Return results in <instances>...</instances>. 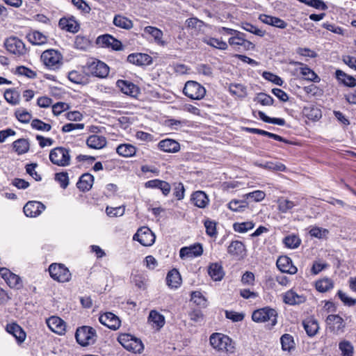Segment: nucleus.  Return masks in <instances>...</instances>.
<instances>
[{"instance_id":"49530a36","label":"nucleus","mask_w":356,"mask_h":356,"mask_svg":"<svg viewBox=\"0 0 356 356\" xmlns=\"http://www.w3.org/2000/svg\"><path fill=\"white\" fill-rule=\"evenodd\" d=\"M191 300L197 306L206 307L207 300L199 291H193L191 294Z\"/></svg>"},{"instance_id":"ddd939ff","label":"nucleus","mask_w":356,"mask_h":356,"mask_svg":"<svg viewBox=\"0 0 356 356\" xmlns=\"http://www.w3.org/2000/svg\"><path fill=\"white\" fill-rule=\"evenodd\" d=\"M0 274L10 288L20 289L23 287V282L21 277L13 273L8 269L6 268H1Z\"/></svg>"},{"instance_id":"338daca9","label":"nucleus","mask_w":356,"mask_h":356,"mask_svg":"<svg viewBox=\"0 0 356 356\" xmlns=\"http://www.w3.org/2000/svg\"><path fill=\"white\" fill-rule=\"evenodd\" d=\"M244 39V33H236V35H234L229 38L228 42L229 45L234 47V48H239L241 47Z\"/></svg>"},{"instance_id":"a18cd8bd","label":"nucleus","mask_w":356,"mask_h":356,"mask_svg":"<svg viewBox=\"0 0 356 356\" xmlns=\"http://www.w3.org/2000/svg\"><path fill=\"white\" fill-rule=\"evenodd\" d=\"M282 348L284 351H290L295 348L293 337L289 334H284L280 338Z\"/></svg>"},{"instance_id":"864d4df0","label":"nucleus","mask_w":356,"mask_h":356,"mask_svg":"<svg viewBox=\"0 0 356 356\" xmlns=\"http://www.w3.org/2000/svg\"><path fill=\"white\" fill-rule=\"evenodd\" d=\"M229 92L238 97H245L247 95L246 88L240 83L231 84Z\"/></svg>"},{"instance_id":"ea45409f","label":"nucleus","mask_w":356,"mask_h":356,"mask_svg":"<svg viewBox=\"0 0 356 356\" xmlns=\"http://www.w3.org/2000/svg\"><path fill=\"white\" fill-rule=\"evenodd\" d=\"M202 41L204 43L220 50H225L228 47L227 44L221 39L205 37L202 39Z\"/></svg>"},{"instance_id":"6e6d98bb","label":"nucleus","mask_w":356,"mask_h":356,"mask_svg":"<svg viewBox=\"0 0 356 356\" xmlns=\"http://www.w3.org/2000/svg\"><path fill=\"white\" fill-rule=\"evenodd\" d=\"M257 165L268 170L284 172L286 170V167L281 163H273V162H266L265 163H256Z\"/></svg>"},{"instance_id":"f8f14e48","label":"nucleus","mask_w":356,"mask_h":356,"mask_svg":"<svg viewBox=\"0 0 356 356\" xmlns=\"http://www.w3.org/2000/svg\"><path fill=\"white\" fill-rule=\"evenodd\" d=\"M325 323L329 330L336 334H341L344 332L346 322L338 314H329L325 319Z\"/></svg>"},{"instance_id":"2eb2a0df","label":"nucleus","mask_w":356,"mask_h":356,"mask_svg":"<svg viewBox=\"0 0 356 356\" xmlns=\"http://www.w3.org/2000/svg\"><path fill=\"white\" fill-rule=\"evenodd\" d=\"M203 253V248L200 243H195L190 246L183 247L179 250V257L182 259L200 257Z\"/></svg>"},{"instance_id":"0eeeda50","label":"nucleus","mask_w":356,"mask_h":356,"mask_svg":"<svg viewBox=\"0 0 356 356\" xmlns=\"http://www.w3.org/2000/svg\"><path fill=\"white\" fill-rule=\"evenodd\" d=\"M184 94L191 99L200 100L206 95V89L195 81H188L183 89Z\"/></svg>"},{"instance_id":"5701e85b","label":"nucleus","mask_w":356,"mask_h":356,"mask_svg":"<svg viewBox=\"0 0 356 356\" xmlns=\"http://www.w3.org/2000/svg\"><path fill=\"white\" fill-rule=\"evenodd\" d=\"M47 324L51 330L58 334H63L65 331V323L59 317L49 318L47 320Z\"/></svg>"},{"instance_id":"c756f323","label":"nucleus","mask_w":356,"mask_h":356,"mask_svg":"<svg viewBox=\"0 0 356 356\" xmlns=\"http://www.w3.org/2000/svg\"><path fill=\"white\" fill-rule=\"evenodd\" d=\"M28 40L34 45H42L47 42V36L38 31H31L26 35Z\"/></svg>"},{"instance_id":"9d476101","label":"nucleus","mask_w":356,"mask_h":356,"mask_svg":"<svg viewBox=\"0 0 356 356\" xmlns=\"http://www.w3.org/2000/svg\"><path fill=\"white\" fill-rule=\"evenodd\" d=\"M118 341L124 348L134 353H140L143 350V345L141 341L130 334H121L118 337Z\"/></svg>"},{"instance_id":"c03bdc74","label":"nucleus","mask_w":356,"mask_h":356,"mask_svg":"<svg viewBox=\"0 0 356 356\" xmlns=\"http://www.w3.org/2000/svg\"><path fill=\"white\" fill-rule=\"evenodd\" d=\"M13 148L15 151L18 154H22L29 151V143L26 139L20 138L13 143Z\"/></svg>"},{"instance_id":"6e6552de","label":"nucleus","mask_w":356,"mask_h":356,"mask_svg":"<svg viewBox=\"0 0 356 356\" xmlns=\"http://www.w3.org/2000/svg\"><path fill=\"white\" fill-rule=\"evenodd\" d=\"M62 59L61 54L54 49L46 50L41 55V60L44 65L52 70L60 67L62 64Z\"/></svg>"},{"instance_id":"393cba45","label":"nucleus","mask_w":356,"mask_h":356,"mask_svg":"<svg viewBox=\"0 0 356 356\" xmlns=\"http://www.w3.org/2000/svg\"><path fill=\"white\" fill-rule=\"evenodd\" d=\"M6 331L16 339L18 343H22L26 339L25 332L17 323L8 324L6 325Z\"/></svg>"},{"instance_id":"e433bc0d","label":"nucleus","mask_w":356,"mask_h":356,"mask_svg":"<svg viewBox=\"0 0 356 356\" xmlns=\"http://www.w3.org/2000/svg\"><path fill=\"white\" fill-rule=\"evenodd\" d=\"M148 322L151 323L153 327L160 329L165 324V318L157 311L152 310L148 316Z\"/></svg>"},{"instance_id":"f257e3e1","label":"nucleus","mask_w":356,"mask_h":356,"mask_svg":"<svg viewBox=\"0 0 356 356\" xmlns=\"http://www.w3.org/2000/svg\"><path fill=\"white\" fill-rule=\"evenodd\" d=\"M50 161L58 166L66 167L70 165V150L63 147H57L52 149L49 153Z\"/></svg>"},{"instance_id":"6ab92c4d","label":"nucleus","mask_w":356,"mask_h":356,"mask_svg":"<svg viewBox=\"0 0 356 356\" xmlns=\"http://www.w3.org/2000/svg\"><path fill=\"white\" fill-rule=\"evenodd\" d=\"M277 267L282 273H289L291 275L297 273V268L293 265L292 260L287 256H280L276 262Z\"/></svg>"},{"instance_id":"412c9836","label":"nucleus","mask_w":356,"mask_h":356,"mask_svg":"<svg viewBox=\"0 0 356 356\" xmlns=\"http://www.w3.org/2000/svg\"><path fill=\"white\" fill-rule=\"evenodd\" d=\"M291 65H300V72L303 78L306 80L313 81L314 83H318L321 81L320 77L309 67L304 65L302 63L292 61L290 62Z\"/></svg>"},{"instance_id":"f704fd0d","label":"nucleus","mask_w":356,"mask_h":356,"mask_svg":"<svg viewBox=\"0 0 356 356\" xmlns=\"http://www.w3.org/2000/svg\"><path fill=\"white\" fill-rule=\"evenodd\" d=\"M304 329L309 337L316 334L319 329L318 321L314 318H308L302 322Z\"/></svg>"},{"instance_id":"58836bf2","label":"nucleus","mask_w":356,"mask_h":356,"mask_svg":"<svg viewBox=\"0 0 356 356\" xmlns=\"http://www.w3.org/2000/svg\"><path fill=\"white\" fill-rule=\"evenodd\" d=\"M117 153L123 157H131L135 155L136 148L131 144H121L116 149Z\"/></svg>"},{"instance_id":"dca6fc26","label":"nucleus","mask_w":356,"mask_h":356,"mask_svg":"<svg viewBox=\"0 0 356 356\" xmlns=\"http://www.w3.org/2000/svg\"><path fill=\"white\" fill-rule=\"evenodd\" d=\"M99 321L102 325L113 330H118L121 325V321L118 316L112 312H106L101 314Z\"/></svg>"},{"instance_id":"473e14b6","label":"nucleus","mask_w":356,"mask_h":356,"mask_svg":"<svg viewBox=\"0 0 356 356\" xmlns=\"http://www.w3.org/2000/svg\"><path fill=\"white\" fill-rule=\"evenodd\" d=\"M166 283L170 288H178L181 283V278L177 269L170 270L166 276Z\"/></svg>"},{"instance_id":"de8ad7c7","label":"nucleus","mask_w":356,"mask_h":356,"mask_svg":"<svg viewBox=\"0 0 356 356\" xmlns=\"http://www.w3.org/2000/svg\"><path fill=\"white\" fill-rule=\"evenodd\" d=\"M5 99L13 105H16L19 102V94L15 89H7L4 92Z\"/></svg>"},{"instance_id":"4468645a","label":"nucleus","mask_w":356,"mask_h":356,"mask_svg":"<svg viewBox=\"0 0 356 356\" xmlns=\"http://www.w3.org/2000/svg\"><path fill=\"white\" fill-rule=\"evenodd\" d=\"M97 44L102 47L111 48L113 50L119 51L122 49V42L111 35L105 34L97 38Z\"/></svg>"},{"instance_id":"9b49d317","label":"nucleus","mask_w":356,"mask_h":356,"mask_svg":"<svg viewBox=\"0 0 356 356\" xmlns=\"http://www.w3.org/2000/svg\"><path fill=\"white\" fill-rule=\"evenodd\" d=\"M155 235L147 227L139 228L134 235L133 239L138 241L143 246H151L155 242Z\"/></svg>"},{"instance_id":"7ed1b4c3","label":"nucleus","mask_w":356,"mask_h":356,"mask_svg":"<svg viewBox=\"0 0 356 356\" xmlns=\"http://www.w3.org/2000/svg\"><path fill=\"white\" fill-rule=\"evenodd\" d=\"M85 69H86L88 75L91 74L99 78H106L109 73V67L106 63L93 58L87 61Z\"/></svg>"},{"instance_id":"3c124183","label":"nucleus","mask_w":356,"mask_h":356,"mask_svg":"<svg viewBox=\"0 0 356 356\" xmlns=\"http://www.w3.org/2000/svg\"><path fill=\"white\" fill-rule=\"evenodd\" d=\"M248 207V202L246 200H233L228 204V208L236 212L243 211Z\"/></svg>"},{"instance_id":"09e8293b","label":"nucleus","mask_w":356,"mask_h":356,"mask_svg":"<svg viewBox=\"0 0 356 356\" xmlns=\"http://www.w3.org/2000/svg\"><path fill=\"white\" fill-rule=\"evenodd\" d=\"M90 46V40L83 35H78L74 40V47L77 49L86 50Z\"/></svg>"},{"instance_id":"4be33fe9","label":"nucleus","mask_w":356,"mask_h":356,"mask_svg":"<svg viewBox=\"0 0 356 356\" xmlns=\"http://www.w3.org/2000/svg\"><path fill=\"white\" fill-rule=\"evenodd\" d=\"M60 28L70 33H76L79 30V24L74 17H62L58 22Z\"/></svg>"},{"instance_id":"052dcab7","label":"nucleus","mask_w":356,"mask_h":356,"mask_svg":"<svg viewBox=\"0 0 356 356\" xmlns=\"http://www.w3.org/2000/svg\"><path fill=\"white\" fill-rule=\"evenodd\" d=\"M259 116L261 120L267 123H271L283 126L285 124V120L283 118H270L267 116L263 111L258 112Z\"/></svg>"},{"instance_id":"7c9ffc66","label":"nucleus","mask_w":356,"mask_h":356,"mask_svg":"<svg viewBox=\"0 0 356 356\" xmlns=\"http://www.w3.org/2000/svg\"><path fill=\"white\" fill-rule=\"evenodd\" d=\"M336 79L338 81L348 87H355L356 86V79L353 76L347 74L341 70H337L335 72Z\"/></svg>"},{"instance_id":"a878e982","label":"nucleus","mask_w":356,"mask_h":356,"mask_svg":"<svg viewBox=\"0 0 356 356\" xmlns=\"http://www.w3.org/2000/svg\"><path fill=\"white\" fill-rule=\"evenodd\" d=\"M86 144L91 149H100L106 146V139L103 136L92 134L87 138Z\"/></svg>"},{"instance_id":"79ce46f5","label":"nucleus","mask_w":356,"mask_h":356,"mask_svg":"<svg viewBox=\"0 0 356 356\" xmlns=\"http://www.w3.org/2000/svg\"><path fill=\"white\" fill-rule=\"evenodd\" d=\"M315 286L317 291L325 293L334 287V282L331 279L325 277L316 281Z\"/></svg>"},{"instance_id":"a19ab883","label":"nucleus","mask_w":356,"mask_h":356,"mask_svg":"<svg viewBox=\"0 0 356 356\" xmlns=\"http://www.w3.org/2000/svg\"><path fill=\"white\" fill-rule=\"evenodd\" d=\"M245 249L244 244L239 241H232L228 246V252L234 256H241L244 253Z\"/></svg>"},{"instance_id":"5fc2aeb1","label":"nucleus","mask_w":356,"mask_h":356,"mask_svg":"<svg viewBox=\"0 0 356 356\" xmlns=\"http://www.w3.org/2000/svg\"><path fill=\"white\" fill-rule=\"evenodd\" d=\"M254 226V224L252 221L235 222L233 225V229L236 232L245 233L248 231L252 229Z\"/></svg>"},{"instance_id":"0e129e2a","label":"nucleus","mask_w":356,"mask_h":356,"mask_svg":"<svg viewBox=\"0 0 356 356\" xmlns=\"http://www.w3.org/2000/svg\"><path fill=\"white\" fill-rule=\"evenodd\" d=\"M31 127L33 129L39 131H50L51 126L49 124L45 123L40 120L34 119L32 120Z\"/></svg>"},{"instance_id":"c9c22d12","label":"nucleus","mask_w":356,"mask_h":356,"mask_svg":"<svg viewBox=\"0 0 356 356\" xmlns=\"http://www.w3.org/2000/svg\"><path fill=\"white\" fill-rule=\"evenodd\" d=\"M191 201L195 206L199 208H204L209 203V198L205 193L196 191L193 193Z\"/></svg>"},{"instance_id":"aec40b11","label":"nucleus","mask_w":356,"mask_h":356,"mask_svg":"<svg viewBox=\"0 0 356 356\" xmlns=\"http://www.w3.org/2000/svg\"><path fill=\"white\" fill-rule=\"evenodd\" d=\"M68 79L70 81L81 85H86L89 83V75L85 69V65L82 67L81 71L73 70L68 74Z\"/></svg>"},{"instance_id":"72a5a7b5","label":"nucleus","mask_w":356,"mask_h":356,"mask_svg":"<svg viewBox=\"0 0 356 356\" xmlns=\"http://www.w3.org/2000/svg\"><path fill=\"white\" fill-rule=\"evenodd\" d=\"M93 181V176L89 173H85L81 176L76 186L80 191H88L92 188Z\"/></svg>"},{"instance_id":"774afa93","label":"nucleus","mask_w":356,"mask_h":356,"mask_svg":"<svg viewBox=\"0 0 356 356\" xmlns=\"http://www.w3.org/2000/svg\"><path fill=\"white\" fill-rule=\"evenodd\" d=\"M72 4L81 13L88 14L90 11V7L84 0H72Z\"/></svg>"},{"instance_id":"39448f33","label":"nucleus","mask_w":356,"mask_h":356,"mask_svg":"<svg viewBox=\"0 0 356 356\" xmlns=\"http://www.w3.org/2000/svg\"><path fill=\"white\" fill-rule=\"evenodd\" d=\"M277 312L270 307H264L255 310L252 315V319L257 323L269 321L271 326L277 323Z\"/></svg>"},{"instance_id":"69168bd1","label":"nucleus","mask_w":356,"mask_h":356,"mask_svg":"<svg viewBox=\"0 0 356 356\" xmlns=\"http://www.w3.org/2000/svg\"><path fill=\"white\" fill-rule=\"evenodd\" d=\"M242 28L245 31H248L252 33H254L256 35L262 37L265 35L264 31L257 28L255 26H254L253 24L248 23V22L243 23Z\"/></svg>"},{"instance_id":"37998d69","label":"nucleus","mask_w":356,"mask_h":356,"mask_svg":"<svg viewBox=\"0 0 356 356\" xmlns=\"http://www.w3.org/2000/svg\"><path fill=\"white\" fill-rule=\"evenodd\" d=\"M246 131L251 134L266 136H268L270 138H273V139L278 140V141L287 143V141L282 136L275 134H273V133H270V132H268V131H264V130H262V129H256V128H246Z\"/></svg>"},{"instance_id":"603ef678","label":"nucleus","mask_w":356,"mask_h":356,"mask_svg":"<svg viewBox=\"0 0 356 356\" xmlns=\"http://www.w3.org/2000/svg\"><path fill=\"white\" fill-rule=\"evenodd\" d=\"M283 243L286 247L291 249H295L300 245L301 240L298 236L292 234L284 237Z\"/></svg>"},{"instance_id":"4c0bfd02","label":"nucleus","mask_w":356,"mask_h":356,"mask_svg":"<svg viewBox=\"0 0 356 356\" xmlns=\"http://www.w3.org/2000/svg\"><path fill=\"white\" fill-rule=\"evenodd\" d=\"M113 22L115 26L127 30H129L133 27L132 21L122 15H115Z\"/></svg>"},{"instance_id":"680f3d73","label":"nucleus","mask_w":356,"mask_h":356,"mask_svg":"<svg viewBox=\"0 0 356 356\" xmlns=\"http://www.w3.org/2000/svg\"><path fill=\"white\" fill-rule=\"evenodd\" d=\"M15 116L22 123H28L31 119V115L24 108H20L15 111Z\"/></svg>"},{"instance_id":"bb28decb","label":"nucleus","mask_w":356,"mask_h":356,"mask_svg":"<svg viewBox=\"0 0 356 356\" xmlns=\"http://www.w3.org/2000/svg\"><path fill=\"white\" fill-rule=\"evenodd\" d=\"M127 61L136 65H145L151 63L152 58L146 54H131L127 56Z\"/></svg>"},{"instance_id":"b1692460","label":"nucleus","mask_w":356,"mask_h":356,"mask_svg":"<svg viewBox=\"0 0 356 356\" xmlns=\"http://www.w3.org/2000/svg\"><path fill=\"white\" fill-rule=\"evenodd\" d=\"M159 148L165 152L176 153L180 149L179 143L175 140L166 138L161 140L158 144Z\"/></svg>"},{"instance_id":"e2e57ef3","label":"nucleus","mask_w":356,"mask_h":356,"mask_svg":"<svg viewBox=\"0 0 356 356\" xmlns=\"http://www.w3.org/2000/svg\"><path fill=\"white\" fill-rule=\"evenodd\" d=\"M55 180L60 184L61 188H66L69 185L68 173L66 172L56 173Z\"/></svg>"},{"instance_id":"a211bd4d","label":"nucleus","mask_w":356,"mask_h":356,"mask_svg":"<svg viewBox=\"0 0 356 356\" xmlns=\"http://www.w3.org/2000/svg\"><path fill=\"white\" fill-rule=\"evenodd\" d=\"M45 209V206L40 202L29 201L24 207V213L27 217L35 218L40 216Z\"/></svg>"},{"instance_id":"1a4fd4ad","label":"nucleus","mask_w":356,"mask_h":356,"mask_svg":"<svg viewBox=\"0 0 356 356\" xmlns=\"http://www.w3.org/2000/svg\"><path fill=\"white\" fill-rule=\"evenodd\" d=\"M49 272L50 276L60 282H66L71 279V273L63 264H52L49 266Z\"/></svg>"},{"instance_id":"f03ea898","label":"nucleus","mask_w":356,"mask_h":356,"mask_svg":"<svg viewBox=\"0 0 356 356\" xmlns=\"http://www.w3.org/2000/svg\"><path fill=\"white\" fill-rule=\"evenodd\" d=\"M75 338L78 343L82 346L93 344L97 338L96 331L90 326H81L76 329Z\"/></svg>"},{"instance_id":"4d7b16f0","label":"nucleus","mask_w":356,"mask_h":356,"mask_svg":"<svg viewBox=\"0 0 356 356\" xmlns=\"http://www.w3.org/2000/svg\"><path fill=\"white\" fill-rule=\"evenodd\" d=\"M339 348L343 356H353L354 348L348 341H343L339 343Z\"/></svg>"},{"instance_id":"423d86ee","label":"nucleus","mask_w":356,"mask_h":356,"mask_svg":"<svg viewBox=\"0 0 356 356\" xmlns=\"http://www.w3.org/2000/svg\"><path fill=\"white\" fill-rule=\"evenodd\" d=\"M4 45L8 52L17 57L24 56L28 53V49L24 42L15 36L7 38Z\"/></svg>"},{"instance_id":"20e7f679","label":"nucleus","mask_w":356,"mask_h":356,"mask_svg":"<svg viewBox=\"0 0 356 356\" xmlns=\"http://www.w3.org/2000/svg\"><path fill=\"white\" fill-rule=\"evenodd\" d=\"M212 347L219 351L233 352L234 346L232 339L221 333H213L210 337Z\"/></svg>"},{"instance_id":"cd10ccee","label":"nucleus","mask_w":356,"mask_h":356,"mask_svg":"<svg viewBox=\"0 0 356 356\" xmlns=\"http://www.w3.org/2000/svg\"><path fill=\"white\" fill-rule=\"evenodd\" d=\"M117 86L125 95L135 97L138 93V87L128 81L118 80Z\"/></svg>"},{"instance_id":"2f4dec72","label":"nucleus","mask_w":356,"mask_h":356,"mask_svg":"<svg viewBox=\"0 0 356 356\" xmlns=\"http://www.w3.org/2000/svg\"><path fill=\"white\" fill-rule=\"evenodd\" d=\"M208 273L214 281H220L225 275L222 266L218 263L211 264L208 268Z\"/></svg>"},{"instance_id":"bf43d9fd","label":"nucleus","mask_w":356,"mask_h":356,"mask_svg":"<svg viewBox=\"0 0 356 356\" xmlns=\"http://www.w3.org/2000/svg\"><path fill=\"white\" fill-rule=\"evenodd\" d=\"M254 102L261 104L263 106H271L274 103L273 98L264 92L259 93L254 99Z\"/></svg>"},{"instance_id":"8fccbe9b","label":"nucleus","mask_w":356,"mask_h":356,"mask_svg":"<svg viewBox=\"0 0 356 356\" xmlns=\"http://www.w3.org/2000/svg\"><path fill=\"white\" fill-rule=\"evenodd\" d=\"M311 236L318 238L325 239L329 234V230L319 227H313L309 232Z\"/></svg>"},{"instance_id":"c85d7f7f","label":"nucleus","mask_w":356,"mask_h":356,"mask_svg":"<svg viewBox=\"0 0 356 356\" xmlns=\"http://www.w3.org/2000/svg\"><path fill=\"white\" fill-rule=\"evenodd\" d=\"M283 300L286 304L294 305L304 302L306 298L304 296L298 295L293 290H289L284 293Z\"/></svg>"},{"instance_id":"13d9d810","label":"nucleus","mask_w":356,"mask_h":356,"mask_svg":"<svg viewBox=\"0 0 356 356\" xmlns=\"http://www.w3.org/2000/svg\"><path fill=\"white\" fill-rule=\"evenodd\" d=\"M144 31L146 33L151 35L157 43H163L161 40L163 32L160 29L154 26H148L145 28Z\"/></svg>"},{"instance_id":"f3484780","label":"nucleus","mask_w":356,"mask_h":356,"mask_svg":"<svg viewBox=\"0 0 356 356\" xmlns=\"http://www.w3.org/2000/svg\"><path fill=\"white\" fill-rule=\"evenodd\" d=\"M302 200L303 198L300 197H294L291 200L284 197H281L277 201L278 210L281 213H286L291 211L293 207L300 205Z\"/></svg>"}]
</instances>
